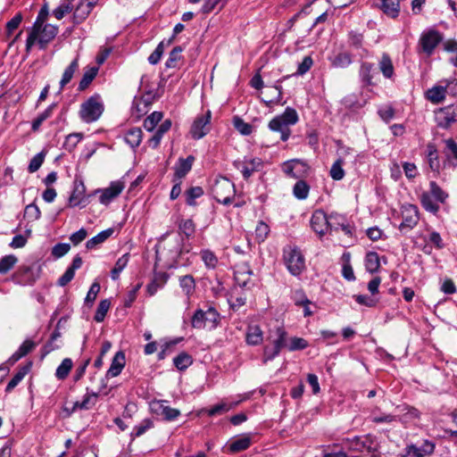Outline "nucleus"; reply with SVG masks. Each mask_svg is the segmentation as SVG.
<instances>
[{
  "label": "nucleus",
  "instance_id": "f257e3e1",
  "mask_svg": "<svg viewBox=\"0 0 457 457\" xmlns=\"http://www.w3.org/2000/svg\"><path fill=\"white\" fill-rule=\"evenodd\" d=\"M212 191L215 200L224 205L231 204L236 193L234 183L225 177L215 179Z\"/></svg>",
  "mask_w": 457,
  "mask_h": 457
},
{
  "label": "nucleus",
  "instance_id": "f03ea898",
  "mask_svg": "<svg viewBox=\"0 0 457 457\" xmlns=\"http://www.w3.org/2000/svg\"><path fill=\"white\" fill-rule=\"evenodd\" d=\"M104 111L100 96L94 95L80 106L79 116L85 122H93L99 119Z\"/></svg>",
  "mask_w": 457,
  "mask_h": 457
},
{
  "label": "nucleus",
  "instance_id": "7ed1b4c3",
  "mask_svg": "<svg viewBox=\"0 0 457 457\" xmlns=\"http://www.w3.org/2000/svg\"><path fill=\"white\" fill-rule=\"evenodd\" d=\"M284 261L288 271L294 276L301 274L305 268L304 257L297 247L286 248Z\"/></svg>",
  "mask_w": 457,
  "mask_h": 457
},
{
  "label": "nucleus",
  "instance_id": "20e7f679",
  "mask_svg": "<svg viewBox=\"0 0 457 457\" xmlns=\"http://www.w3.org/2000/svg\"><path fill=\"white\" fill-rule=\"evenodd\" d=\"M94 195H86V187L82 180L76 179L74 181V187L71 196L69 197V206L86 207L89 204V198Z\"/></svg>",
  "mask_w": 457,
  "mask_h": 457
},
{
  "label": "nucleus",
  "instance_id": "39448f33",
  "mask_svg": "<svg viewBox=\"0 0 457 457\" xmlns=\"http://www.w3.org/2000/svg\"><path fill=\"white\" fill-rule=\"evenodd\" d=\"M211 118L210 111L195 118L190 129V135L194 139H201L210 131Z\"/></svg>",
  "mask_w": 457,
  "mask_h": 457
},
{
  "label": "nucleus",
  "instance_id": "423d86ee",
  "mask_svg": "<svg viewBox=\"0 0 457 457\" xmlns=\"http://www.w3.org/2000/svg\"><path fill=\"white\" fill-rule=\"evenodd\" d=\"M277 338L273 341V346H266L264 348V358L265 361H270L274 359L277 355H278L280 350L283 347H287V332L281 327L277 328L276 329Z\"/></svg>",
  "mask_w": 457,
  "mask_h": 457
},
{
  "label": "nucleus",
  "instance_id": "0eeeda50",
  "mask_svg": "<svg viewBox=\"0 0 457 457\" xmlns=\"http://www.w3.org/2000/svg\"><path fill=\"white\" fill-rule=\"evenodd\" d=\"M442 39L443 37L438 31L430 29L422 33L420 38V46L424 53L430 55Z\"/></svg>",
  "mask_w": 457,
  "mask_h": 457
},
{
  "label": "nucleus",
  "instance_id": "6e6552de",
  "mask_svg": "<svg viewBox=\"0 0 457 457\" xmlns=\"http://www.w3.org/2000/svg\"><path fill=\"white\" fill-rule=\"evenodd\" d=\"M253 270L247 263L236 265L234 278L236 283L242 288L250 289L253 286L251 278Z\"/></svg>",
  "mask_w": 457,
  "mask_h": 457
},
{
  "label": "nucleus",
  "instance_id": "1a4fd4ad",
  "mask_svg": "<svg viewBox=\"0 0 457 457\" xmlns=\"http://www.w3.org/2000/svg\"><path fill=\"white\" fill-rule=\"evenodd\" d=\"M403 221L399 226L401 231L413 228L419 221V212L415 205L409 204L403 208Z\"/></svg>",
  "mask_w": 457,
  "mask_h": 457
},
{
  "label": "nucleus",
  "instance_id": "9d476101",
  "mask_svg": "<svg viewBox=\"0 0 457 457\" xmlns=\"http://www.w3.org/2000/svg\"><path fill=\"white\" fill-rule=\"evenodd\" d=\"M282 170L287 176L293 179H298L307 171L308 167L303 161L299 159H293L285 162L283 163Z\"/></svg>",
  "mask_w": 457,
  "mask_h": 457
},
{
  "label": "nucleus",
  "instance_id": "9b49d317",
  "mask_svg": "<svg viewBox=\"0 0 457 457\" xmlns=\"http://www.w3.org/2000/svg\"><path fill=\"white\" fill-rule=\"evenodd\" d=\"M38 278V273L35 274L31 267H21L12 275L14 283L21 286L33 285Z\"/></svg>",
  "mask_w": 457,
  "mask_h": 457
},
{
  "label": "nucleus",
  "instance_id": "f8f14e48",
  "mask_svg": "<svg viewBox=\"0 0 457 457\" xmlns=\"http://www.w3.org/2000/svg\"><path fill=\"white\" fill-rule=\"evenodd\" d=\"M328 216L321 211H315L311 219V226L312 229L319 234L320 236H323L328 231Z\"/></svg>",
  "mask_w": 457,
  "mask_h": 457
},
{
  "label": "nucleus",
  "instance_id": "ddd939ff",
  "mask_svg": "<svg viewBox=\"0 0 457 457\" xmlns=\"http://www.w3.org/2000/svg\"><path fill=\"white\" fill-rule=\"evenodd\" d=\"M452 85H454V87H457V83L455 82V79L446 82V84L445 86L438 85V86L433 87L432 88L428 89L426 92V96L430 102H432L434 104H438L445 99V95L447 93V89Z\"/></svg>",
  "mask_w": 457,
  "mask_h": 457
},
{
  "label": "nucleus",
  "instance_id": "4468645a",
  "mask_svg": "<svg viewBox=\"0 0 457 457\" xmlns=\"http://www.w3.org/2000/svg\"><path fill=\"white\" fill-rule=\"evenodd\" d=\"M436 120L441 128H448L456 121V112L453 106H446L436 112Z\"/></svg>",
  "mask_w": 457,
  "mask_h": 457
},
{
  "label": "nucleus",
  "instance_id": "2eb2a0df",
  "mask_svg": "<svg viewBox=\"0 0 457 457\" xmlns=\"http://www.w3.org/2000/svg\"><path fill=\"white\" fill-rule=\"evenodd\" d=\"M123 184L120 181L112 182L109 187L101 191L99 201L103 204H108L112 199L117 197L123 190ZM100 190H96L94 195L99 193Z\"/></svg>",
  "mask_w": 457,
  "mask_h": 457
},
{
  "label": "nucleus",
  "instance_id": "dca6fc26",
  "mask_svg": "<svg viewBox=\"0 0 457 457\" xmlns=\"http://www.w3.org/2000/svg\"><path fill=\"white\" fill-rule=\"evenodd\" d=\"M234 165L237 169L241 170L243 177L245 179H247L252 176V174L254 171H258L261 170V168L262 167V162L261 161V159L254 158L248 162H242L240 161H237L234 162Z\"/></svg>",
  "mask_w": 457,
  "mask_h": 457
},
{
  "label": "nucleus",
  "instance_id": "f3484780",
  "mask_svg": "<svg viewBox=\"0 0 457 457\" xmlns=\"http://www.w3.org/2000/svg\"><path fill=\"white\" fill-rule=\"evenodd\" d=\"M195 158L192 155L187 156L186 159L179 158L178 163L175 165L174 179L180 180L183 179L192 169Z\"/></svg>",
  "mask_w": 457,
  "mask_h": 457
},
{
  "label": "nucleus",
  "instance_id": "a211bd4d",
  "mask_svg": "<svg viewBox=\"0 0 457 457\" xmlns=\"http://www.w3.org/2000/svg\"><path fill=\"white\" fill-rule=\"evenodd\" d=\"M58 33V27L52 24H46L41 27L38 35V44L40 48H45L46 45L52 41Z\"/></svg>",
  "mask_w": 457,
  "mask_h": 457
},
{
  "label": "nucleus",
  "instance_id": "6ab92c4d",
  "mask_svg": "<svg viewBox=\"0 0 457 457\" xmlns=\"http://www.w3.org/2000/svg\"><path fill=\"white\" fill-rule=\"evenodd\" d=\"M125 354L123 352H117L114 355L111 367L107 370L106 377L114 378L117 377L125 366Z\"/></svg>",
  "mask_w": 457,
  "mask_h": 457
},
{
  "label": "nucleus",
  "instance_id": "aec40b11",
  "mask_svg": "<svg viewBox=\"0 0 457 457\" xmlns=\"http://www.w3.org/2000/svg\"><path fill=\"white\" fill-rule=\"evenodd\" d=\"M269 128L272 131L280 132L282 141H287L290 136V129L279 116H276L269 122Z\"/></svg>",
  "mask_w": 457,
  "mask_h": 457
},
{
  "label": "nucleus",
  "instance_id": "412c9836",
  "mask_svg": "<svg viewBox=\"0 0 457 457\" xmlns=\"http://www.w3.org/2000/svg\"><path fill=\"white\" fill-rule=\"evenodd\" d=\"M379 8L390 18H396L400 12V0H380Z\"/></svg>",
  "mask_w": 457,
  "mask_h": 457
},
{
  "label": "nucleus",
  "instance_id": "4be33fe9",
  "mask_svg": "<svg viewBox=\"0 0 457 457\" xmlns=\"http://www.w3.org/2000/svg\"><path fill=\"white\" fill-rule=\"evenodd\" d=\"M154 411L162 415L164 420L168 421L174 420L180 414V411L178 409L164 405L162 403H157L156 407H154Z\"/></svg>",
  "mask_w": 457,
  "mask_h": 457
},
{
  "label": "nucleus",
  "instance_id": "5701e85b",
  "mask_svg": "<svg viewBox=\"0 0 457 457\" xmlns=\"http://www.w3.org/2000/svg\"><path fill=\"white\" fill-rule=\"evenodd\" d=\"M93 7L87 4L84 1H80L73 12V21L79 24L84 21L92 12Z\"/></svg>",
  "mask_w": 457,
  "mask_h": 457
},
{
  "label": "nucleus",
  "instance_id": "b1692460",
  "mask_svg": "<svg viewBox=\"0 0 457 457\" xmlns=\"http://www.w3.org/2000/svg\"><path fill=\"white\" fill-rule=\"evenodd\" d=\"M142 130L139 128L130 129L125 135V141L132 148L137 147L142 141Z\"/></svg>",
  "mask_w": 457,
  "mask_h": 457
},
{
  "label": "nucleus",
  "instance_id": "393cba45",
  "mask_svg": "<svg viewBox=\"0 0 457 457\" xmlns=\"http://www.w3.org/2000/svg\"><path fill=\"white\" fill-rule=\"evenodd\" d=\"M30 363L28 365L22 366L19 369V370L16 372V374L12 377V378L9 381V383L6 386L5 391L11 392L22 379L23 378L28 374V372L30 370Z\"/></svg>",
  "mask_w": 457,
  "mask_h": 457
},
{
  "label": "nucleus",
  "instance_id": "a878e982",
  "mask_svg": "<svg viewBox=\"0 0 457 457\" xmlns=\"http://www.w3.org/2000/svg\"><path fill=\"white\" fill-rule=\"evenodd\" d=\"M113 231V228L103 230L102 232L98 233L96 236L87 241L86 247L87 249L95 248L96 245L104 243L108 237H110L112 235Z\"/></svg>",
  "mask_w": 457,
  "mask_h": 457
},
{
  "label": "nucleus",
  "instance_id": "bb28decb",
  "mask_svg": "<svg viewBox=\"0 0 457 457\" xmlns=\"http://www.w3.org/2000/svg\"><path fill=\"white\" fill-rule=\"evenodd\" d=\"M79 69L78 58L74 59L71 64L64 70L62 79L60 81L61 88H63L72 79L74 73Z\"/></svg>",
  "mask_w": 457,
  "mask_h": 457
},
{
  "label": "nucleus",
  "instance_id": "cd10ccee",
  "mask_svg": "<svg viewBox=\"0 0 457 457\" xmlns=\"http://www.w3.org/2000/svg\"><path fill=\"white\" fill-rule=\"evenodd\" d=\"M378 65L381 72L386 78L389 79L393 76L394 65L391 58L387 54H383Z\"/></svg>",
  "mask_w": 457,
  "mask_h": 457
},
{
  "label": "nucleus",
  "instance_id": "c85d7f7f",
  "mask_svg": "<svg viewBox=\"0 0 457 457\" xmlns=\"http://www.w3.org/2000/svg\"><path fill=\"white\" fill-rule=\"evenodd\" d=\"M262 341V332L258 326L250 327L246 334V342L252 345H257Z\"/></svg>",
  "mask_w": 457,
  "mask_h": 457
},
{
  "label": "nucleus",
  "instance_id": "c756f323",
  "mask_svg": "<svg viewBox=\"0 0 457 457\" xmlns=\"http://www.w3.org/2000/svg\"><path fill=\"white\" fill-rule=\"evenodd\" d=\"M98 69L96 67H91L85 71L81 80L79 81L78 90L84 91L94 80L97 74Z\"/></svg>",
  "mask_w": 457,
  "mask_h": 457
},
{
  "label": "nucleus",
  "instance_id": "7c9ffc66",
  "mask_svg": "<svg viewBox=\"0 0 457 457\" xmlns=\"http://www.w3.org/2000/svg\"><path fill=\"white\" fill-rule=\"evenodd\" d=\"M251 445V438L248 436H244L238 439L233 441L228 449L231 453H238L246 450Z\"/></svg>",
  "mask_w": 457,
  "mask_h": 457
},
{
  "label": "nucleus",
  "instance_id": "2f4dec72",
  "mask_svg": "<svg viewBox=\"0 0 457 457\" xmlns=\"http://www.w3.org/2000/svg\"><path fill=\"white\" fill-rule=\"evenodd\" d=\"M380 266L379 258L377 253L369 252L365 257V267L366 270L370 272H376Z\"/></svg>",
  "mask_w": 457,
  "mask_h": 457
},
{
  "label": "nucleus",
  "instance_id": "473e14b6",
  "mask_svg": "<svg viewBox=\"0 0 457 457\" xmlns=\"http://www.w3.org/2000/svg\"><path fill=\"white\" fill-rule=\"evenodd\" d=\"M129 260V254L125 253L121 257H120L116 263L114 268L111 271V276L113 280L118 279L120 273L124 270V268L127 266Z\"/></svg>",
  "mask_w": 457,
  "mask_h": 457
},
{
  "label": "nucleus",
  "instance_id": "72a5a7b5",
  "mask_svg": "<svg viewBox=\"0 0 457 457\" xmlns=\"http://www.w3.org/2000/svg\"><path fill=\"white\" fill-rule=\"evenodd\" d=\"M352 62L351 54L347 52L338 53L332 60V65L337 68H345Z\"/></svg>",
  "mask_w": 457,
  "mask_h": 457
},
{
  "label": "nucleus",
  "instance_id": "f704fd0d",
  "mask_svg": "<svg viewBox=\"0 0 457 457\" xmlns=\"http://www.w3.org/2000/svg\"><path fill=\"white\" fill-rule=\"evenodd\" d=\"M310 187L304 180H299L295 183L293 188L294 195L300 200L307 198Z\"/></svg>",
  "mask_w": 457,
  "mask_h": 457
},
{
  "label": "nucleus",
  "instance_id": "c9c22d12",
  "mask_svg": "<svg viewBox=\"0 0 457 457\" xmlns=\"http://www.w3.org/2000/svg\"><path fill=\"white\" fill-rule=\"evenodd\" d=\"M55 104L49 105L42 113H40L33 121L31 129L33 131H37L41 126V124L48 119L54 109Z\"/></svg>",
  "mask_w": 457,
  "mask_h": 457
},
{
  "label": "nucleus",
  "instance_id": "e433bc0d",
  "mask_svg": "<svg viewBox=\"0 0 457 457\" xmlns=\"http://www.w3.org/2000/svg\"><path fill=\"white\" fill-rule=\"evenodd\" d=\"M346 219L345 216L338 213H331L328 216V231L341 229L342 226L345 223Z\"/></svg>",
  "mask_w": 457,
  "mask_h": 457
},
{
  "label": "nucleus",
  "instance_id": "4c0bfd02",
  "mask_svg": "<svg viewBox=\"0 0 457 457\" xmlns=\"http://www.w3.org/2000/svg\"><path fill=\"white\" fill-rule=\"evenodd\" d=\"M175 367L179 370H186L192 363L191 356L187 353H181L173 359Z\"/></svg>",
  "mask_w": 457,
  "mask_h": 457
},
{
  "label": "nucleus",
  "instance_id": "58836bf2",
  "mask_svg": "<svg viewBox=\"0 0 457 457\" xmlns=\"http://www.w3.org/2000/svg\"><path fill=\"white\" fill-rule=\"evenodd\" d=\"M72 368V361L70 358H65L56 369L55 376L59 379H64L69 375Z\"/></svg>",
  "mask_w": 457,
  "mask_h": 457
},
{
  "label": "nucleus",
  "instance_id": "ea45409f",
  "mask_svg": "<svg viewBox=\"0 0 457 457\" xmlns=\"http://www.w3.org/2000/svg\"><path fill=\"white\" fill-rule=\"evenodd\" d=\"M18 262V259L15 255L10 254L3 257L0 260V274H5L7 273L11 269L13 268V266Z\"/></svg>",
  "mask_w": 457,
  "mask_h": 457
},
{
  "label": "nucleus",
  "instance_id": "a19ab883",
  "mask_svg": "<svg viewBox=\"0 0 457 457\" xmlns=\"http://www.w3.org/2000/svg\"><path fill=\"white\" fill-rule=\"evenodd\" d=\"M110 306H111V302L109 299L102 300L99 303L97 310H96L95 317H94V319L96 322H102L104 320L106 313H107L108 310L110 309Z\"/></svg>",
  "mask_w": 457,
  "mask_h": 457
},
{
  "label": "nucleus",
  "instance_id": "79ce46f5",
  "mask_svg": "<svg viewBox=\"0 0 457 457\" xmlns=\"http://www.w3.org/2000/svg\"><path fill=\"white\" fill-rule=\"evenodd\" d=\"M162 112H154L144 120V128L148 131H152L156 127V125L162 120Z\"/></svg>",
  "mask_w": 457,
  "mask_h": 457
},
{
  "label": "nucleus",
  "instance_id": "37998d69",
  "mask_svg": "<svg viewBox=\"0 0 457 457\" xmlns=\"http://www.w3.org/2000/svg\"><path fill=\"white\" fill-rule=\"evenodd\" d=\"M154 427V423L150 419H145L142 422L134 428L133 432L131 433V438L141 436L144 435L148 429Z\"/></svg>",
  "mask_w": 457,
  "mask_h": 457
},
{
  "label": "nucleus",
  "instance_id": "c03bdc74",
  "mask_svg": "<svg viewBox=\"0 0 457 457\" xmlns=\"http://www.w3.org/2000/svg\"><path fill=\"white\" fill-rule=\"evenodd\" d=\"M278 116L283 121H285L287 127L294 125L298 121V114L296 111L291 107H287L285 112Z\"/></svg>",
  "mask_w": 457,
  "mask_h": 457
},
{
  "label": "nucleus",
  "instance_id": "a18cd8bd",
  "mask_svg": "<svg viewBox=\"0 0 457 457\" xmlns=\"http://www.w3.org/2000/svg\"><path fill=\"white\" fill-rule=\"evenodd\" d=\"M179 284L187 295H190L195 291V283L191 275H186L180 278Z\"/></svg>",
  "mask_w": 457,
  "mask_h": 457
},
{
  "label": "nucleus",
  "instance_id": "49530a36",
  "mask_svg": "<svg viewBox=\"0 0 457 457\" xmlns=\"http://www.w3.org/2000/svg\"><path fill=\"white\" fill-rule=\"evenodd\" d=\"M234 127L237 131H239L242 135L248 136L253 131V127L251 124L245 122L244 120L236 116L233 119Z\"/></svg>",
  "mask_w": 457,
  "mask_h": 457
},
{
  "label": "nucleus",
  "instance_id": "de8ad7c7",
  "mask_svg": "<svg viewBox=\"0 0 457 457\" xmlns=\"http://www.w3.org/2000/svg\"><path fill=\"white\" fill-rule=\"evenodd\" d=\"M343 160L337 159L330 169V176L335 180H340L345 177V170H343Z\"/></svg>",
  "mask_w": 457,
  "mask_h": 457
},
{
  "label": "nucleus",
  "instance_id": "09e8293b",
  "mask_svg": "<svg viewBox=\"0 0 457 457\" xmlns=\"http://www.w3.org/2000/svg\"><path fill=\"white\" fill-rule=\"evenodd\" d=\"M204 195V189L201 187H193L186 191L187 204L195 205V200Z\"/></svg>",
  "mask_w": 457,
  "mask_h": 457
},
{
  "label": "nucleus",
  "instance_id": "8fccbe9b",
  "mask_svg": "<svg viewBox=\"0 0 457 457\" xmlns=\"http://www.w3.org/2000/svg\"><path fill=\"white\" fill-rule=\"evenodd\" d=\"M179 228L187 237H191L195 230V223L192 220H182L179 224Z\"/></svg>",
  "mask_w": 457,
  "mask_h": 457
},
{
  "label": "nucleus",
  "instance_id": "3c124183",
  "mask_svg": "<svg viewBox=\"0 0 457 457\" xmlns=\"http://www.w3.org/2000/svg\"><path fill=\"white\" fill-rule=\"evenodd\" d=\"M192 327L195 328H204L205 327V315L204 312L201 309L196 310L191 320Z\"/></svg>",
  "mask_w": 457,
  "mask_h": 457
},
{
  "label": "nucleus",
  "instance_id": "603ef678",
  "mask_svg": "<svg viewBox=\"0 0 457 457\" xmlns=\"http://www.w3.org/2000/svg\"><path fill=\"white\" fill-rule=\"evenodd\" d=\"M430 193L436 200L441 203H444L448 196V195L444 192L443 189L435 181L430 182Z\"/></svg>",
  "mask_w": 457,
  "mask_h": 457
},
{
  "label": "nucleus",
  "instance_id": "864d4df0",
  "mask_svg": "<svg viewBox=\"0 0 457 457\" xmlns=\"http://www.w3.org/2000/svg\"><path fill=\"white\" fill-rule=\"evenodd\" d=\"M181 52H182L181 46H176L171 50V52L170 53L169 58L165 63L167 68L176 67L177 62L181 57Z\"/></svg>",
  "mask_w": 457,
  "mask_h": 457
},
{
  "label": "nucleus",
  "instance_id": "5fc2aeb1",
  "mask_svg": "<svg viewBox=\"0 0 457 457\" xmlns=\"http://www.w3.org/2000/svg\"><path fill=\"white\" fill-rule=\"evenodd\" d=\"M49 12H48V6L47 4H45L42 8L40 9L38 15L37 17L36 21L34 22L32 28L37 29L38 30L41 29V27L43 26L44 22L46 21L48 17Z\"/></svg>",
  "mask_w": 457,
  "mask_h": 457
},
{
  "label": "nucleus",
  "instance_id": "6e6d98bb",
  "mask_svg": "<svg viewBox=\"0 0 457 457\" xmlns=\"http://www.w3.org/2000/svg\"><path fill=\"white\" fill-rule=\"evenodd\" d=\"M45 159V154L43 152L36 154L30 161L28 170L30 173L36 172L42 165Z\"/></svg>",
  "mask_w": 457,
  "mask_h": 457
},
{
  "label": "nucleus",
  "instance_id": "4d7b16f0",
  "mask_svg": "<svg viewBox=\"0 0 457 457\" xmlns=\"http://www.w3.org/2000/svg\"><path fill=\"white\" fill-rule=\"evenodd\" d=\"M445 49L452 54V56L450 57V62L455 67H457V42L453 40H449L445 42Z\"/></svg>",
  "mask_w": 457,
  "mask_h": 457
},
{
  "label": "nucleus",
  "instance_id": "13d9d810",
  "mask_svg": "<svg viewBox=\"0 0 457 457\" xmlns=\"http://www.w3.org/2000/svg\"><path fill=\"white\" fill-rule=\"evenodd\" d=\"M72 5L70 3H63L55 8L53 14L57 20H62L67 13L71 12Z\"/></svg>",
  "mask_w": 457,
  "mask_h": 457
},
{
  "label": "nucleus",
  "instance_id": "bf43d9fd",
  "mask_svg": "<svg viewBox=\"0 0 457 457\" xmlns=\"http://www.w3.org/2000/svg\"><path fill=\"white\" fill-rule=\"evenodd\" d=\"M204 315L206 322L211 323L212 328L217 327L220 314L213 307H209L208 310L204 312Z\"/></svg>",
  "mask_w": 457,
  "mask_h": 457
},
{
  "label": "nucleus",
  "instance_id": "052dcab7",
  "mask_svg": "<svg viewBox=\"0 0 457 457\" xmlns=\"http://www.w3.org/2000/svg\"><path fill=\"white\" fill-rule=\"evenodd\" d=\"M71 249L69 244L58 243L52 249V255L55 258H61L65 255Z\"/></svg>",
  "mask_w": 457,
  "mask_h": 457
},
{
  "label": "nucleus",
  "instance_id": "680f3d73",
  "mask_svg": "<svg viewBox=\"0 0 457 457\" xmlns=\"http://www.w3.org/2000/svg\"><path fill=\"white\" fill-rule=\"evenodd\" d=\"M100 291V284L98 282H94L88 292H87V295L85 298V303L87 304H92L95 300L96 299V296H97V294L99 293Z\"/></svg>",
  "mask_w": 457,
  "mask_h": 457
},
{
  "label": "nucleus",
  "instance_id": "e2e57ef3",
  "mask_svg": "<svg viewBox=\"0 0 457 457\" xmlns=\"http://www.w3.org/2000/svg\"><path fill=\"white\" fill-rule=\"evenodd\" d=\"M225 0H206L202 7V11L204 13H209L213 11L216 7L220 9L224 5Z\"/></svg>",
  "mask_w": 457,
  "mask_h": 457
},
{
  "label": "nucleus",
  "instance_id": "0e129e2a",
  "mask_svg": "<svg viewBox=\"0 0 457 457\" xmlns=\"http://www.w3.org/2000/svg\"><path fill=\"white\" fill-rule=\"evenodd\" d=\"M163 51H164V43L163 42H161L157 47L155 48V50L150 54V56L148 57V62L151 63V64H156L159 62L162 54H163Z\"/></svg>",
  "mask_w": 457,
  "mask_h": 457
},
{
  "label": "nucleus",
  "instance_id": "69168bd1",
  "mask_svg": "<svg viewBox=\"0 0 457 457\" xmlns=\"http://www.w3.org/2000/svg\"><path fill=\"white\" fill-rule=\"evenodd\" d=\"M421 203L423 207L431 212L435 213L439 209V206L436 204L433 203L430 196L427 194L422 195Z\"/></svg>",
  "mask_w": 457,
  "mask_h": 457
},
{
  "label": "nucleus",
  "instance_id": "338daca9",
  "mask_svg": "<svg viewBox=\"0 0 457 457\" xmlns=\"http://www.w3.org/2000/svg\"><path fill=\"white\" fill-rule=\"evenodd\" d=\"M307 347V342L301 337H293L288 345L290 351L302 350Z\"/></svg>",
  "mask_w": 457,
  "mask_h": 457
},
{
  "label": "nucleus",
  "instance_id": "774afa93",
  "mask_svg": "<svg viewBox=\"0 0 457 457\" xmlns=\"http://www.w3.org/2000/svg\"><path fill=\"white\" fill-rule=\"evenodd\" d=\"M202 259L205 265L210 268H214L218 262L216 256L208 250L202 252Z\"/></svg>",
  "mask_w": 457,
  "mask_h": 457
}]
</instances>
